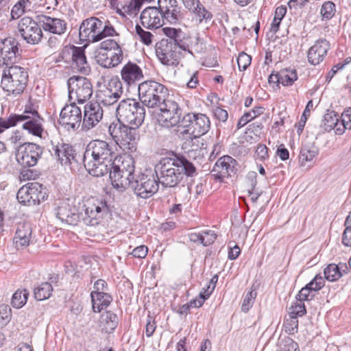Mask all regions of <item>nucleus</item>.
<instances>
[{"instance_id": "1", "label": "nucleus", "mask_w": 351, "mask_h": 351, "mask_svg": "<svg viewBox=\"0 0 351 351\" xmlns=\"http://www.w3.org/2000/svg\"><path fill=\"white\" fill-rule=\"evenodd\" d=\"M117 123H112L108 132L114 142L123 150L135 152L139 139L136 130L145 119V111H116Z\"/></svg>"}, {"instance_id": "2", "label": "nucleus", "mask_w": 351, "mask_h": 351, "mask_svg": "<svg viewBox=\"0 0 351 351\" xmlns=\"http://www.w3.org/2000/svg\"><path fill=\"white\" fill-rule=\"evenodd\" d=\"M108 212L106 202L91 197L84 203L81 210L69 204H62L58 207L56 216L62 222L69 225L94 226L99 224Z\"/></svg>"}, {"instance_id": "3", "label": "nucleus", "mask_w": 351, "mask_h": 351, "mask_svg": "<svg viewBox=\"0 0 351 351\" xmlns=\"http://www.w3.org/2000/svg\"><path fill=\"white\" fill-rule=\"evenodd\" d=\"M158 182L165 187L176 186L184 175L193 176L196 168L193 163L184 157L162 158L155 166Z\"/></svg>"}, {"instance_id": "4", "label": "nucleus", "mask_w": 351, "mask_h": 351, "mask_svg": "<svg viewBox=\"0 0 351 351\" xmlns=\"http://www.w3.org/2000/svg\"><path fill=\"white\" fill-rule=\"evenodd\" d=\"M1 84L3 89L12 94L18 95L24 90L28 82L27 70L19 66L9 65L1 68Z\"/></svg>"}, {"instance_id": "5", "label": "nucleus", "mask_w": 351, "mask_h": 351, "mask_svg": "<svg viewBox=\"0 0 351 351\" xmlns=\"http://www.w3.org/2000/svg\"><path fill=\"white\" fill-rule=\"evenodd\" d=\"M138 89L140 100L147 108H154L165 103L167 95L165 86L153 80L141 83Z\"/></svg>"}, {"instance_id": "6", "label": "nucleus", "mask_w": 351, "mask_h": 351, "mask_svg": "<svg viewBox=\"0 0 351 351\" xmlns=\"http://www.w3.org/2000/svg\"><path fill=\"white\" fill-rule=\"evenodd\" d=\"M69 101L70 106L75 107L76 102L85 103L93 95V86L90 81L85 77L73 76L67 80Z\"/></svg>"}, {"instance_id": "7", "label": "nucleus", "mask_w": 351, "mask_h": 351, "mask_svg": "<svg viewBox=\"0 0 351 351\" xmlns=\"http://www.w3.org/2000/svg\"><path fill=\"white\" fill-rule=\"evenodd\" d=\"M159 188V182L154 174L140 173L136 175L131 189L138 196L147 199L155 194Z\"/></svg>"}, {"instance_id": "8", "label": "nucleus", "mask_w": 351, "mask_h": 351, "mask_svg": "<svg viewBox=\"0 0 351 351\" xmlns=\"http://www.w3.org/2000/svg\"><path fill=\"white\" fill-rule=\"evenodd\" d=\"M17 30L23 39L30 45L39 43L43 36L39 25L32 18L25 16L18 23Z\"/></svg>"}, {"instance_id": "9", "label": "nucleus", "mask_w": 351, "mask_h": 351, "mask_svg": "<svg viewBox=\"0 0 351 351\" xmlns=\"http://www.w3.org/2000/svg\"><path fill=\"white\" fill-rule=\"evenodd\" d=\"M239 163L230 156L220 157L215 162L211 175L217 182H223L226 178L237 174L239 170Z\"/></svg>"}, {"instance_id": "10", "label": "nucleus", "mask_w": 351, "mask_h": 351, "mask_svg": "<svg viewBox=\"0 0 351 351\" xmlns=\"http://www.w3.org/2000/svg\"><path fill=\"white\" fill-rule=\"evenodd\" d=\"M180 47L175 44L169 43L165 39L158 41L156 45V55L159 62L165 66H177L179 63Z\"/></svg>"}, {"instance_id": "11", "label": "nucleus", "mask_w": 351, "mask_h": 351, "mask_svg": "<svg viewBox=\"0 0 351 351\" xmlns=\"http://www.w3.org/2000/svg\"><path fill=\"white\" fill-rule=\"evenodd\" d=\"M102 21L92 16L82 21L79 28V38L82 42L97 43L101 40L99 31Z\"/></svg>"}, {"instance_id": "12", "label": "nucleus", "mask_w": 351, "mask_h": 351, "mask_svg": "<svg viewBox=\"0 0 351 351\" xmlns=\"http://www.w3.org/2000/svg\"><path fill=\"white\" fill-rule=\"evenodd\" d=\"M19 56V43L14 37L0 40V69L13 64Z\"/></svg>"}, {"instance_id": "13", "label": "nucleus", "mask_w": 351, "mask_h": 351, "mask_svg": "<svg viewBox=\"0 0 351 351\" xmlns=\"http://www.w3.org/2000/svg\"><path fill=\"white\" fill-rule=\"evenodd\" d=\"M113 154V152L106 141L95 140L87 145L83 161L95 160L97 162L101 160H106V158H114Z\"/></svg>"}, {"instance_id": "14", "label": "nucleus", "mask_w": 351, "mask_h": 351, "mask_svg": "<svg viewBox=\"0 0 351 351\" xmlns=\"http://www.w3.org/2000/svg\"><path fill=\"white\" fill-rule=\"evenodd\" d=\"M24 112L30 114H18L17 123L24 122L23 124L24 130L34 136H41L43 132V119L38 114V111H24Z\"/></svg>"}, {"instance_id": "15", "label": "nucleus", "mask_w": 351, "mask_h": 351, "mask_svg": "<svg viewBox=\"0 0 351 351\" xmlns=\"http://www.w3.org/2000/svg\"><path fill=\"white\" fill-rule=\"evenodd\" d=\"M158 8L164 19L171 24L178 23L183 18L177 0H158Z\"/></svg>"}, {"instance_id": "16", "label": "nucleus", "mask_w": 351, "mask_h": 351, "mask_svg": "<svg viewBox=\"0 0 351 351\" xmlns=\"http://www.w3.org/2000/svg\"><path fill=\"white\" fill-rule=\"evenodd\" d=\"M43 154V148L35 143H25L24 149L17 154L18 162L24 167L35 166Z\"/></svg>"}, {"instance_id": "17", "label": "nucleus", "mask_w": 351, "mask_h": 351, "mask_svg": "<svg viewBox=\"0 0 351 351\" xmlns=\"http://www.w3.org/2000/svg\"><path fill=\"white\" fill-rule=\"evenodd\" d=\"M141 24L147 29H158L164 24V18L158 7L145 8L140 16Z\"/></svg>"}, {"instance_id": "18", "label": "nucleus", "mask_w": 351, "mask_h": 351, "mask_svg": "<svg viewBox=\"0 0 351 351\" xmlns=\"http://www.w3.org/2000/svg\"><path fill=\"white\" fill-rule=\"evenodd\" d=\"M121 79L128 86L136 85L144 78L142 69L136 63L129 61L121 69Z\"/></svg>"}, {"instance_id": "19", "label": "nucleus", "mask_w": 351, "mask_h": 351, "mask_svg": "<svg viewBox=\"0 0 351 351\" xmlns=\"http://www.w3.org/2000/svg\"><path fill=\"white\" fill-rule=\"evenodd\" d=\"M330 49V43L324 38L319 39L308 51V62L312 65H317L322 62Z\"/></svg>"}, {"instance_id": "20", "label": "nucleus", "mask_w": 351, "mask_h": 351, "mask_svg": "<svg viewBox=\"0 0 351 351\" xmlns=\"http://www.w3.org/2000/svg\"><path fill=\"white\" fill-rule=\"evenodd\" d=\"M84 167L90 175L95 177L103 176L110 173L112 170L114 158H106L96 162L95 160H89L84 162Z\"/></svg>"}, {"instance_id": "21", "label": "nucleus", "mask_w": 351, "mask_h": 351, "mask_svg": "<svg viewBox=\"0 0 351 351\" xmlns=\"http://www.w3.org/2000/svg\"><path fill=\"white\" fill-rule=\"evenodd\" d=\"M54 155L62 165H69L71 169L75 167L78 162L74 149L69 144L57 145L54 148Z\"/></svg>"}, {"instance_id": "22", "label": "nucleus", "mask_w": 351, "mask_h": 351, "mask_svg": "<svg viewBox=\"0 0 351 351\" xmlns=\"http://www.w3.org/2000/svg\"><path fill=\"white\" fill-rule=\"evenodd\" d=\"M123 53L119 50L118 53L112 51H105L104 50H96L95 51V59L98 64L104 68H112L119 64L123 60Z\"/></svg>"}, {"instance_id": "23", "label": "nucleus", "mask_w": 351, "mask_h": 351, "mask_svg": "<svg viewBox=\"0 0 351 351\" xmlns=\"http://www.w3.org/2000/svg\"><path fill=\"white\" fill-rule=\"evenodd\" d=\"M322 127L326 132L334 130L337 135H341L345 132L341 116L339 117L336 111H327L322 119Z\"/></svg>"}, {"instance_id": "24", "label": "nucleus", "mask_w": 351, "mask_h": 351, "mask_svg": "<svg viewBox=\"0 0 351 351\" xmlns=\"http://www.w3.org/2000/svg\"><path fill=\"white\" fill-rule=\"evenodd\" d=\"M32 228L30 223L26 222L19 223L14 237L16 246H28L32 238Z\"/></svg>"}, {"instance_id": "25", "label": "nucleus", "mask_w": 351, "mask_h": 351, "mask_svg": "<svg viewBox=\"0 0 351 351\" xmlns=\"http://www.w3.org/2000/svg\"><path fill=\"white\" fill-rule=\"evenodd\" d=\"M163 34L167 37L164 38L169 43L175 44L176 46L180 47L183 51H189V45L184 40V33L180 29L173 27H163L162 29Z\"/></svg>"}, {"instance_id": "26", "label": "nucleus", "mask_w": 351, "mask_h": 351, "mask_svg": "<svg viewBox=\"0 0 351 351\" xmlns=\"http://www.w3.org/2000/svg\"><path fill=\"white\" fill-rule=\"evenodd\" d=\"M192 123L191 135H193L194 140L199 143L197 137L206 134L210 128V120L205 114L199 113L195 114Z\"/></svg>"}, {"instance_id": "27", "label": "nucleus", "mask_w": 351, "mask_h": 351, "mask_svg": "<svg viewBox=\"0 0 351 351\" xmlns=\"http://www.w3.org/2000/svg\"><path fill=\"white\" fill-rule=\"evenodd\" d=\"M82 120V111H60L59 123L66 130L78 128Z\"/></svg>"}, {"instance_id": "28", "label": "nucleus", "mask_w": 351, "mask_h": 351, "mask_svg": "<svg viewBox=\"0 0 351 351\" xmlns=\"http://www.w3.org/2000/svg\"><path fill=\"white\" fill-rule=\"evenodd\" d=\"M41 22L43 29L53 34L60 35L64 34L66 29V23L60 19L43 16Z\"/></svg>"}, {"instance_id": "29", "label": "nucleus", "mask_w": 351, "mask_h": 351, "mask_svg": "<svg viewBox=\"0 0 351 351\" xmlns=\"http://www.w3.org/2000/svg\"><path fill=\"white\" fill-rule=\"evenodd\" d=\"M136 176V175H134V173H121L117 171V170H111L110 172V178L112 183L117 188L131 189L132 184Z\"/></svg>"}, {"instance_id": "30", "label": "nucleus", "mask_w": 351, "mask_h": 351, "mask_svg": "<svg viewBox=\"0 0 351 351\" xmlns=\"http://www.w3.org/2000/svg\"><path fill=\"white\" fill-rule=\"evenodd\" d=\"M73 50V57L71 61L73 66H75L79 71L84 74L88 73L90 69L85 56L84 47H75Z\"/></svg>"}, {"instance_id": "31", "label": "nucleus", "mask_w": 351, "mask_h": 351, "mask_svg": "<svg viewBox=\"0 0 351 351\" xmlns=\"http://www.w3.org/2000/svg\"><path fill=\"white\" fill-rule=\"evenodd\" d=\"M155 117L160 125L170 128L177 125L180 122L181 113H179V111H157Z\"/></svg>"}, {"instance_id": "32", "label": "nucleus", "mask_w": 351, "mask_h": 351, "mask_svg": "<svg viewBox=\"0 0 351 351\" xmlns=\"http://www.w3.org/2000/svg\"><path fill=\"white\" fill-rule=\"evenodd\" d=\"M348 270L346 263L329 264L324 270L325 279L330 282H335L339 279Z\"/></svg>"}, {"instance_id": "33", "label": "nucleus", "mask_w": 351, "mask_h": 351, "mask_svg": "<svg viewBox=\"0 0 351 351\" xmlns=\"http://www.w3.org/2000/svg\"><path fill=\"white\" fill-rule=\"evenodd\" d=\"M91 301L94 312L99 313L112 301V296L104 291L91 292Z\"/></svg>"}, {"instance_id": "34", "label": "nucleus", "mask_w": 351, "mask_h": 351, "mask_svg": "<svg viewBox=\"0 0 351 351\" xmlns=\"http://www.w3.org/2000/svg\"><path fill=\"white\" fill-rule=\"evenodd\" d=\"M30 206L38 205L47 197L46 187L38 182L29 183Z\"/></svg>"}, {"instance_id": "35", "label": "nucleus", "mask_w": 351, "mask_h": 351, "mask_svg": "<svg viewBox=\"0 0 351 351\" xmlns=\"http://www.w3.org/2000/svg\"><path fill=\"white\" fill-rule=\"evenodd\" d=\"M134 161L130 156H126L122 158L121 156L114 158V165L112 166V170H117V171L127 174L134 173Z\"/></svg>"}, {"instance_id": "36", "label": "nucleus", "mask_w": 351, "mask_h": 351, "mask_svg": "<svg viewBox=\"0 0 351 351\" xmlns=\"http://www.w3.org/2000/svg\"><path fill=\"white\" fill-rule=\"evenodd\" d=\"M102 330L106 333L112 332L117 327L119 319L117 315L112 311H106L101 315Z\"/></svg>"}, {"instance_id": "37", "label": "nucleus", "mask_w": 351, "mask_h": 351, "mask_svg": "<svg viewBox=\"0 0 351 351\" xmlns=\"http://www.w3.org/2000/svg\"><path fill=\"white\" fill-rule=\"evenodd\" d=\"M141 7V5L139 0H130L128 4L122 5L121 7H119V5H117L115 9L117 14L123 18H125L127 15L136 14L139 11Z\"/></svg>"}, {"instance_id": "38", "label": "nucleus", "mask_w": 351, "mask_h": 351, "mask_svg": "<svg viewBox=\"0 0 351 351\" xmlns=\"http://www.w3.org/2000/svg\"><path fill=\"white\" fill-rule=\"evenodd\" d=\"M53 287L49 282H42L34 288V298L38 301L47 300L51 295Z\"/></svg>"}, {"instance_id": "39", "label": "nucleus", "mask_w": 351, "mask_h": 351, "mask_svg": "<svg viewBox=\"0 0 351 351\" xmlns=\"http://www.w3.org/2000/svg\"><path fill=\"white\" fill-rule=\"evenodd\" d=\"M104 111H84L83 125L90 129L94 127L103 117Z\"/></svg>"}, {"instance_id": "40", "label": "nucleus", "mask_w": 351, "mask_h": 351, "mask_svg": "<svg viewBox=\"0 0 351 351\" xmlns=\"http://www.w3.org/2000/svg\"><path fill=\"white\" fill-rule=\"evenodd\" d=\"M195 117V113L188 112L185 114L182 119L180 117V122L177 124L178 131L181 134H191L192 123H193V118Z\"/></svg>"}, {"instance_id": "41", "label": "nucleus", "mask_w": 351, "mask_h": 351, "mask_svg": "<svg viewBox=\"0 0 351 351\" xmlns=\"http://www.w3.org/2000/svg\"><path fill=\"white\" fill-rule=\"evenodd\" d=\"M280 82L283 86H291L298 79L295 69H285L278 72Z\"/></svg>"}, {"instance_id": "42", "label": "nucleus", "mask_w": 351, "mask_h": 351, "mask_svg": "<svg viewBox=\"0 0 351 351\" xmlns=\"http://www.w3.org/2000/svg\"><path fill=\"white\" fill-rule=\"evenodd\" d=\"M29 296V291L27 289L17 290L13 294L11 304L13 307L16 308H20L23 306L27 301Z\"/></svg>"}, {"instance_id": "43", "label": "nucleus", "mask_w": 351, "mask_h": 351, "mask_svg": "<svg viewBox=\"0 0 351 351\" xmlns=\"http://www.w3.org/2000/svg\"><path fill=\"white\" fill-rule=\"evenodd\" d=\"M287 13V8L285 5H281L276 8L274 20L271 24L270 30L274 33H276L279 29L280 24L284 16Z\"/></svg>"}, {"instance_id": "44", "label": "nucleus", "mask_w": 351, "mask_h": 351, "mask_svg": "<svg viewBox=\"0 0 351 351\" xmlns=\"http://www.w3.org/2000/svg\"><path fill=\"white\" fill-rule=\"evenodd\" d=\"M318 154L317 149H309L306 146L301 148L300 152V162L302 166H304L306 162L313 160Z\"/></svg>"}, {"instance_id": "45", "label": "nucleus", "mask_w": 351, "mask_h": 351, "mask_svg": "<svg viewBox=\"0 0 351 351\" xmlns=\"http://www.w3.org/2000/svg\"><path fill=\"white\" fill-rule=\"evenodd\" d=\"M336 5L330 1H325L321 8L320 14L322 17V20H330L335 14Z\"/></svg>"}, {"instance_id": "46", "label": "nucleus", "mask_w": 351, "mask_h": 351, "mask_svg": "<svg viewBox=\"0 0 351 351\" xmlns=\"http://www.w3.org/2000/svg\"><path fill=\"white\" fill-rule=\"evenodd\" d=\"M135 32L136 36L144 45L149 46L152 43L154 35L150 32L144 30L140 25H136Z\"/></svg>"}, {"instance_id": "47", "label": "nucleus", "mask_w": 351, "mask_h": 351, "mask_svg": "<svg viewBox=\"0 0 351 351\" xmlns=\"http://www.w3.org/2000/svg\"><path fill=\"white\" fill-rule=\"evenodd\" d=\"M97 50H104L105 51H112L114 53H118L119 50H122L118 43L113 39H107L99 44Z\"/></svg>"}, {"instance_id": "48", "label": "nucleus", "mask_w": 351, "mask_h": 351, "mask_svg": "<svg viewBox=\"0 0 351 351\" xmlns=\"http://www.w3.org/2000/svg\"><path fill=\"white\" fill-rule=\"evenodd\" d=\"M306 310L304 302L297 301L289 308V315L291 318H296L305 315Z\"/></svg>"}, {"instance_id": "49", "label": "nucleus", "mask_w": 351, "mask_h": 351, "mask_svg": "<svg viewBox=\"0 0 351 351\" xmlns=\"http://www.w3.org/2000/svg\"><path fill=\"white\" fill-rule=\"evenodd\" d=\"M30 191L29 183L27 185L22 186L17 193L16 198L19 203L23 205L30 206Z\"/></svg>"}, {"instance_id": "50", "label": "nucleus", "mask_w": 351, "mask_h": 351, "mask_svg": "<svg viewBox=\"0 0 351 351\" xmlns=\"http://www.w3.org/2000/svg\"><path fill=\"white\" fill-rule=\"evenodd\" d=\"M75 47L73 45L65 46L59 53L56 62L64 61L67 63L71 62Z\"/></svg>"}, {"instance_id": "51", "label": "nucleus", "mask_w": 351, "mask_h": 351, "mask_svg": "<svg viewBox=\"0 0 351 351\" xmlns=\"http://www.w3.org/2000/svg\"><path fill=\"white\" fill-rule=\"evenodd\" d=\"M257 292L254 289H252L250 291L247 293L245 296L244 297L242 306H241V310L242 311L247 313L250 308L252 307L254 300L256 298Z\"/></svg>"}, {"instance_id": "52", "label": "nucleus", "mask_w": 351, "mask_h": 351, "mask_svg": "<svg viewBox=\"0 0 351 351\" xmlns=\"http://www.w3.org/2000/svg\"><path fill=\"white\" fill-rule=\"evenodd\" d=\"M18 114L12 113L8 118L0 117V133L17 124Z\"/></svg>"}, {"instance_id": "53", "label": "nucleus", "mask_w": 351, "mask_h": 351, "mask_svg": "<svg viewBox=\"0 0 351 351\" xmlns=\"http://www.w3.org/2000/svg\"><path fill=\"white\" fill-rule=\"evenodd\" d=\"M99 34V36H101V40L108 36H119L113 26L108 21L105 24L102 22Z\"/></svg>"}, {"instance_id": "54", "label": "nucleus", "mask_w": 351, "mask_h": 351, "mask_svg": "<svg viewBox=\"0 0 351 351\" xmlns=\"http://www.w3.org/2000/svg\"><path fill=\"white\" fill-rule=\"evenodd\" d=\"M252 58L245 52H241L237 58V64L240 71H245L250 65Z\"/></svg>"}, {"instance_id": "55", "label": "nucleus", "mask_w": 351, "mask_h": 351, "mask_svg": "<svg viewBox=\"0 0 351 351\" xmlns=\"http://www.w3.org/2000/svg\"><path fill=\"white\" fill-rule=\"evenodd\" d=\"M217 239V234L214 230H204L202 232V244L208 246L213 244Z\"/></svg>"}, {"instance_id": "56", "label": "nucleus", "mask_w": 351, "mask_h": 351, "mask_svg": "<svg viewBox=\"0 0 351 351\" xmlns=\"http://www.w3.org/2000/svg\"><path fill=\"white\" fill-rule=\"evenodd\" d=\"M140 107L139 102L134 99H126L122 100L116 108V110H130L132 108L138 109Z\"/></svg>"}, {"instance_id": "57", "label": "nucleus", "mask_w": 351, "mask_h": 351, "mask_svg": "<svg viewBox=\"0 0 351 351\" xmlns=\"http://www.w3.org/2000/svg\"><path fill=\"white\" fill-rule=\"evenodd\" d=\"M192 12L195 14L196 16L199 19V22H202L203 20H210L213 16L212 14L201 3L200 5L198 6L195 10H193Z\"/></svg>"}, {"instance_id": "58", "label": "nucleus", "mask_w": 351, "mask_h": 351, "mask_svg": "<svg viewBox=\"0 0 351 351\" xmlns=\"http://www.w3.org/2000/svg\"><path fill=\"white\" fill-rule=\"evenodd\" d=\"M325 280L320 274H317L315 278L307 284L313 291H317L324 287Z\"/></svg>"}, {"instance_id": "59", "label": "nucleus", "mask_w": 351, "mask_h": 351, "mask_svg": "<svg viewBox=\"0 0 351 351\" xmlns=\"http://www.w3.org/2000/svg\"><path fill=\"white\" fill-rule=\"evenodd\" d=\"M257 111L246 112L239 120L237 123V128H241L245 126L248 122L254 119L257 116L260 115V113H256Z\"/></svg>"}, {"instance_id": "60", "label": "nucleus", "mask_w": 351, "mask_h": 351, "mask_svg": "<svg viewBox=\"0 0 351 351\" xmlns=\"http://www.w3.org/2000/svg\"><path fill=\"white\" fill-rule=\"evenodd\" d=\"M298 320L296 318H291L287 319L285 323V330L289 335H293L298 332Z\"/></svg>"}, {"instance_id": "61", "label": "nucleus", "mask_w": 351, "mask_h": 351, "mask_svg": "<svg viewBox=\"0 0 351 351\" xmlns=\"http://www.w3.org/2000/svg\"><path fill=\"white\" fill-rule=\"evenodd\" d=\"M192 147V149L189 150L190 157H192L195 160L202 159L204 158V154H206V148H198V144L196 145H193Z\"/></svg>"}, {"instance_id": "62", "label": "nucleus", "mask_w": 351, "mask_h": 351, "mask_svg": "<svg viewBox=\"0 0 351 351\" xmlns=\"http://www.w3.org/2000/svg\"><path fill=\"white\" fill-rule=\"evenodd\" d=\"M313 291L311 289V288L306 285L305 287L302 288V289L299 291L298 294L296 296V299L298 301L304 302L305 300H311L314 297L313 295H310L311 292Z\"/></svg>"}, {"instance_id": "63", "label": "nucleus", "mask_w": 351, "mask_h": 351, "mask_svg": "<svg viewBox=\"0 0 351 351\" xmlns=\"http://www.w3.org/2000/svg\"><path fill=\"white\" fill-rule=\"evenodd\" d=\"M282 350L284 351H300L298 344L291 338H286L284 340Z\"/></svg>"}, {"instance_id": "64", "label": "nucleus", "mask_w": 351, "mask_h": 351, "mask_svg": "<svg viewBox=\"0 0 351 351\" xmlns=\"http://www.w3.org/2000/svg\"><path fill=\"white\" fill-rule=\"evenodd\" d=\"M11 317V308L7 304L0 305V322L8 321Z\"/></svg>"}]
</instances>
